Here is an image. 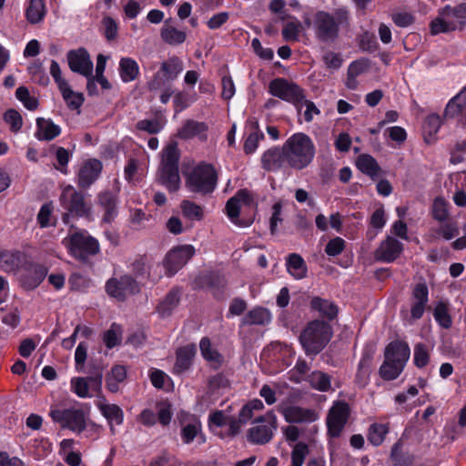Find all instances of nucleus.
I'll return each instance as SVG.
<instances>
[{"label":"nucleus","instance_id":"nucleus-40","mask_svg":"<svg viewBox=\"0 0 466 466\" xmlns=\"http://www.w3.org/2000/svg\"><path fill=\"white\" fill-rule=\"evenodd\" d=\"M271 320L270 312L263 308H255L248 312L243 319L246 325H265Z\"/></svg>","mask_w":466,"mask_h":466},{"label":"nucleus","instance_id":"nucleus-51","mask_svg":"<svg viewBox=\"0 0 466 466\" xmlns=\"http://www.w3.org/2000/svg\"><path fill=\"white\" fill-rule=\"evenodd\" d=\"M433 317L441 327L449 329L451 326V318L449 314L448 307L445 303H437L433 311Z\"/></svg>","mask_w":466,"mask_h":466},{"label":"nucleus","instance_id":"nucleus-1","mask_svg":"<svg viewBox=\"0 0 466 466\" xmlns=\"http://www.w3.org/2000/svg\"><path fill=\"white\" fill-rule=\"evenodd\" d=\"M306 27L311 31L314 39L323 45L336 43L343 30L350 25V13L346 7L332 11L317 10L303 16Z\"/></svg>","mask_w":466,"mask_h":466},{"label":"nucleus","instance_id":"nucleus-25","mask_svg":"<svg viewBox=\"0 0 466 466\" xmlns=\"http://www.w3.org/2000/svg\"><path fill=\"white\" fill-rule=\"evenodd\" d=\"M61 133L59 126L56 125L52 119L38 117L36 119L35 137L38 140L50 141L58 137Z\"/></svg>","mask_w":466,"mask_h":466},{"label":"nucleus","instance_id":"nucleus-19","mask_svg":"<svg viewBox=\"0 0 466 466\" xmlns=\"http://www.w3.org/2000/svg\"><path fill=\"white\" fill-rule=\"evenodd\" d=\"M278 410L283 415L285 420L289 423H311L318 420V413L312 409H305L299 406H279Z\"/></svg>","mask_w":466,"mask_h":466},{"label":"nucleus","instance_id":"nucleus-31","mask_svg":"<svg viewBox=\"0 0 466 466\" xmlns=\"http://www.w3.org/2000/svg\"><path fill=\"white\" fill-rule=\"evenodd\" d=\"M179 301V290L172 289L159 302L157 310L162 318L169 317L172 314L173 310L178 306Z\"/></svg>","mask_w":466,"mask_h":466},{"label":"nucleus","instance_id":"nucleus-37","mask_svg":"<svg viewBox=\"0 0 466 466\" xmlns=\"http://www.w3.org/2000/svg\"><path fill=\"white\" fill-rule=\"evenodd\" d=\"M310 305L313 309L329 319H333L338 314L337 306L327 299L315 297L311 299Z\"/></svg>","mask_w":466,"mask_h":466},{"label":"nucleus","instance_id":"nucleus-18","mask_svg":"<svg viewBox=\"0 0 466 466\" xmlns=\"http://www.w3.org/2000/svg\"><path fill=\"white\" fill-rule=\"evenodd\" d=\"M262 167L269 172H277L288 167V157L284 144L282 147H272L266 150L261 156Z\"/></svg>","mask_w":466,"mask_h":466},{"label":"nucleus","instance_id":"nucleus-22","mask_svg":"<svg viewBox=\"0 0 466 466\" xmlns=\"http://www.w3.org/2000/svg\"><path fill=\"white\" fill-rule=\"evenodd\" d=\"M429 301V289L425 283H418L412 290V305L410 316L413 319H419L423 316Z\"/></svg>","mask_w":466,"mask_h":466},{"label":"nucleus","instance_id":"nucleus-38","mask_svg":"<svg viewBox=\"0 0 466 466\" xmlns=\"http://www.w3.org/2000/svg\"><path fill=\"white\" fill-rule=\"evenodd\" d=\"M46 13L44 0H30L25 10L26 19L31 24H38Z\"/></svg>","mask_w":466,"mask_h":466},{"label":"nucleus","instance_id":"nucleus-34","mask_svg":"<svg viewBox=\"0 0 466 466\" xmlns=\"http://www.w3.org/2000/svg\"><path fill=\"white\" fill-rule=\"evenodd\" d=\"M119 74L121 79L126 82L135 80L139 74L138 64L130 57H123L119 62Z\"/></svg>","mask_w":466,"mask_h":466},{"label":"nucleus","instance_id":"nucleus-10","mask_svg":"<svg viewBox=\"0 0 466 466\" xmlns=\"http://www.w3.org/2000/svg\"><path fill=\"white\" fill-rule=\"evenodd\" d=\"M276 429V416L273 413L259 416L253 421L252 427L248 430V441L254 444H266L273 438Z\"/></svg>","mask_w":466,"mask_h":466},{"label":"nucleus","instance_id":"nucleus-14","mask_svg":"<svg viewBox=\"0 0 466 466\" xmlns=\"http://www.w3.org/2000/svg\"><path fill=\"white\" fill-rule=\"evenodd\" d=\"M253 205V197L248 189L238 190L226 204V214L230 221L238 227H248L252 221H242L239 219V211L243 206Z\"/></svg>","mask_w":466,"mask_h":466},{"label":"nucleus","instance_id":"nucleus-58","mask_svg":"<svg viewBox=\"0 0 466 466\" xmlns=\"http://www.w3.org/2000/svg\"><path fill=\"white\" fill-rule=\"evenodd\" d=\"M0 319L3 323L15 328L20 322V315L16 309H1Z\"/></svg>","mask_w":466,"mask_h":466},{"label":"nucleus","instance_id":"nucleus-24","mask_svg":"<svg viewBox=\"0 0 466 466\" xmlns=\"http://www.w3.org/2000/svg\"><path fill=\"white\" fill-rule=\"evenodd\" d=\"M101 414L106 419L112 434H116L115 425H121L124 421L122 409L116 404L99 401L96 404Z\"/></svg>","mask_w":466,"mask_h":466},{"label":"nucleus","instance_id":"nucleus-9","mask_svg":"<svg viewBox=\"0 0 466 466\" xmlns=\"http://www.w3.org/2000/svg\"><path fill=\"white\" fill-rule=\"evenodd\" d=\"M183 69V62L179 57L174 56L167 58L161 63L160 68L147 83L148 89L150 91L161 89L166 84L176 80Z\"/></svg>","mask_w":466,"mask_h":466},{"label":"nucleus","instance_id":"nucleus-32","mask_svg":"<svg viewBox=\"0 0 466 466\" xmlns=\"http://www.w3.org/2000/svg\"><path fill=\"white\" fill-rule=\"evenodd\" d=\"M160 35L162 40L170 46L181 45L187 38L186 32L178 30L169 25L168 21L165 22V25L161 29Z\"/></svg>","mask_w":466,"mask_h":466},{"label":"nucleus","instance_id":"nucleus-16","mask_svg":"<svg viewBox=\"0 0 466 466\" xmlns=\"http://www.w3.org/2000/svg\"><path fill=\"white\" fill-rule=\"evenodd\" d=\"M350 416V408L346 402L338 401L333 404L327 417L329 434L334 438L340 435Z\"/></svg>","mask_w":466,"mask_h":466},{"label":"nucleus","instance_id":"nucleus-26","mask_svg":"<svg viewBox=\"0 0 466 466\" xmlns=\"http://www.w3.org/2000/svg\"><path fill=\"white\" fill-rule=\"evenodd\" d=\"M180 435L185 444H190L194 440H197L198 444L206 442V437L202 432V424L197 419L183 425Z\"/></svg>","mask_w":466,"mask_h":466},{"label":"nucleus","instance_id":"nucleus-3","mask_svg":"<svg viewBox=\"0 0 466 466\" xmlns=\"http://www.w3.org/2000/svg\"><path fill=\"white\" fill-rule=\"evenodd\" d=\"M331 326L323 320H313L302 330L299 341L307 356L318 355L332 338Z\"/></svg>","mask_w":466,"mask_h":466},{"label":"nucleus","instance_id":"nucleus-44","mask_svg":"<svg viewBox=\"0 0 466 466\" xmlns=\"http://www.w3.org/2000/svg\"><path fill=\"white\" fill-rule=\"evenodd\" d=\"M457 11L458 5L454 8L447 5L441 11V17L444 21L445 25H449L450 31L457 29L458 25L461 23V20L464 19V16L461 15Z\"/></svg>","mask_w":466,"mask_h":466},{"label":"nucleus","instance_id":"nucleus-59","mask_svg":"<svg viewBox=\"0 0 466 466\" xmlns=\"http://www.w3.org/2000/svg\"><path fill=\"white\" fill-rule=\"evenodd\" d=\"M414 363L418 368L425 367L430 360L429 351L424 344L419 343L414 348Z\"/></svg>","mask_w":466,"mask_h":466},{"label":"nucleus","instance_id":"nucleus-17","mask_svg":"<svg viewBox=\"0 0 466 466\" xmlns=\"http://www.w3.org/2000/svg\"><path fill=\"white\" fill-rule=\"evenodd\" d=\"M69 68L86 77H89L93 72V62L88 52L85 48L70 50L67 53Z\"/></svg>","mask_w":466,"mask_h":466},{"label":"nucleus","instance_id":"nucleus-39","mask_svg":"<svg viewBox=\"0 0 466 466\" xmlns=\"http://www.w3.org/2000/svg\"><path fill=\"white\" fill-rule=\"evenodd\" d=\"M357 167L364 174L374 177L379 175L380 167L374 157L370 155L363 154L357 157Z\"/></svg>","mask_w":466,"mask_h":466},{"label":"nucleus","instance_id":"nucleus-8","mask_svg":"<svg viewBox=\"0 0 466 466\" xmlns=\"http://www.w3.org/2000/svg\"><path fill=\"white\" fill-rule=\"evenodd\" d=\"M49 416L61 428L68 429L76 434H80L87 428V415L80 408L59 409L52 407Z\"/></svg>","mask_w":466,"mask_h":466},{"label":"nucleus","instance_id":"nucleus-46","mask_svg":"<svg viewBox=\"0 0 466 466\" xmlns=\"http://www.w3.org/2000/svg\"><path fill=\"white\" fill-rule=\"evenodd\" d=\"M403 367L393 361H388L385 358L382 365L380 368L379 373L383 380H392L400 376Z\"/></svg>","mask_w":466,"mask_h":466},{"label":"nucleus","instance_id":"nucleus-56","mask_svg":"<svg viewBox=\"0 0 466 466\" xmlns=\"http://www.w3.org/2000/svg\"><path fill=\"white\" fill-rule=\"evenodd\" d=\"M322 61L326 68L336 71L341 67L343 58L340 54L328 50L322 55Z\"/></svg>","mask_w":466,"mask_h":466},{"label":"nucleus","instance_id":"nucleus-29","mask_svg":"<svg viewBox=\"0 0 466 466\" xmlns=\"http://www.w3.org/2000/svg\"><path fill=\"white\" fill-rule=\"evenodd\" d=\"M466 111V86L446 106L445 116L455 117Z\"/></svg>","mask_w":466,"mask_h":466},{"label":"nucleus","instance_id":"nucleus-21","mask_svg":"<svg viewBox=\"0 0 466 466\" xmlns=\"http://www.w3.org/2000/svg\"><path fill=\"white\" fill-rule=\"evenodd\" d=\"M102 171V163L97 159L86 161L77 173V185L81 188L89 187L98 177Z\"/></svg>","mask_w":466,"mask_h":466},{"label":"nucleus","instance_id":"nucleus-60","mask_svg":"<svg viewBox=\"0 0 466 466\" xmlns=\"http://www.w3.org/2000/svg\"><path fill=\"white\" fill-rule=\"evenodd\" d=\"M436 234L446 240L452 239L459 234V228L455 222H447L441 224L437 229Z\"/></svg>","mask_w":466,"mask_h":466},{"label":"nucleus","instance_id":"nucleus-49","mask_svg":"<svg viewBox=\"0 0 466 466\" xmlns=\"http://www.w3.org/2000/svg\"><path fill=\"white\" fill-rule=\"evenodd\" d=\"M180 208L183 216L190 220H201L203 218L202 208L190 200H183Z\"/></svg>","mask_w":466,"mask_h":466},{"label":"nucleus","instance_id":"nucleus-41","mask_svg":"<svg viewBox=\"0 0 466 466\" xmlns=\"http://www.w3.org/2000/svg\"><path fill=\"white\" fill-rule=\"evenodd\" d=\"M21 263L19 252L0 251V268L6 272L15 271Z\"/></svg>","mask_w":466,"mask_h":466},{"label":"nucleus","instance_id":"nucleus-11","mask_svg":"<svg viewBox=\"0 0 466 466\" xmlns=\"http://www.w3.org/2000/svg\"><path fill=\"white\" fill-rule=\"evenodd\" d=\"M269 93L297 107L305 98L304 91L298 85L290 83L284 78H276L269 83Z\"/></svg>","mask_w":466,"mask_h":466},{"label":"nucleus","instance_id":"nucleus-12","mask_svg":"<svg viewBox=\"0 0 466 466\" xmlns=\"http://www.w3.org/2000/svg\"><path fill=\"white\" fill-rule=\"evenodd\" d=\"M282 432L287 442L292 448L289 466H303L305 459L309 453V448L303 441L297 442L301 434L299 428L294 425L286 426L282 428Z\"/></svg>","mask_w":466,"mask_h":466},{"label":"nucleus","instance_id":"nucleus-7","mask_svg":"<svg viewBox=\"0 0 466 466\" xmlns=\"http://www.w3.org/2000/svg\"><path fill=\"white\" fill-rule=\"evenodd\" d=\"M179 152L176 145H169L163 150L159 168V181L169 191H177L180 187L178 172Z\"/></svg>","mask_w":466,"mask_h":466},{"label":"nucleus","instance_id":"nucleus-20","mask_svg":"<svg viewBox=\"0 0 466 466\" xmlns=\"http://www.w3.org/2000/svg\"><path fill=\"white\" fill-rule=\"evenodd\" d=\"M403 246L399 240L387 237L375 250L374 257L377 260L390 263L399 258Z\"/></svg>","mask_w":466,"mask_h":466},{"label":"nucleus","instance_id":"nucleus-36","mask_svg":"<svg viewBox=\"0 0 466 466\" xmlns=\"http://www.w3.org/2000/svg\"><path fill=\"white\" fill-rule=\"evenodd\" d=\"M286 266L289 273L295 279H301L306 277L307 266L304 259L299 254H290L288 257Z\"/></svg>","mask_w":466,"mask_h":466},{"label":"nucleus","instance_id":"nucleus-63","mask_svg":"<svg viewBox=\"0 0 466 466\" xmlns=\"http://www.w3.org/2000/svg\"><path fill=\"white\" fill-rule=\"evenodd\" d=\"M53 212V206L51 203L45 204L41 207L38 215L37 221L41 228H47L52 225L51 216Z\"/></svg>","mask_w":466,"mask_h":466},{"label":"nucleus","instance_id":"nucleus-28","mask_svg":"<svg viewBox=\"0 0 466 466\" xmlns=\"http://www.w3.org/2000/svg\"><path fill=\"white\" fill-rule=\"evenodd\" d=\"M98 199L104 210L103 221L112 222L117 215L116 196L110 192H104L99 195Z\"/></svg>","mask_w":466,"mask_h":466},{"label":"nucleus","instance_id":"nucleus-35","mask_svg":"<svg viewBox=\"0 0 466 466\" xmlns=\"http://www.w3.org/2000/svg\"><path fill=\"white\" fill-rule=\"evenodd\" d=\"M199 348L203 358L215 368H218L223 362L222 355L211 345L208 338H203L200 340Z\"/></svg>","mask_w":466,"mask_h":466},{"label":"nucleus","instance_id":"nucleus-5","mask_svg":"<svg viewBox=\"0 0 466 466\" xmlns=\"http://www.w3.org/2000/svg\"><path fill=\"white\" fill-rule=\"evenodd\" d=\"M218 184V174L211 164L201 162L192 168L186 178L190 192L208 195L214 192Z\"/></svg>","mask_w":466,"mask_h":466},{"label":"nucleus","instance_id":"nucleus-27","mask_svg":"<svg viewBox=\"0 0 466 466\" xmlns=\"http://www.w3.org/2000/svg\"><path fill=\"white\" fill-rule=\"evenodd\" d=\"M47 268L39 264L31 265L26 274L23 277V283L25 288L34 289L45 279Z\"/></svg>","mask_w":466,"mask_h":466},{"label":"nucleus","instance_id":"nucleus-30","mask_svg":"<svg viewBox=\"0 0 466 466\" xmlns=\"http://www.w3.org/2000/svg\"><path fill=\"white\" fill-rule=\"evenodd\" d=\"M208 130V126L204 122L196 120H187L177 131V137L180 139H190L197 136L203 135Z\"/></svg>","mask_w":466,"mask_h":466},{"label":"nucleus","instance_id":"nucleus-50","mask_svg":"<svg viewBox=\"0 0 466 466\" xmlns=\"http://www.w3.org/2000/svg\"><path fill=\"white\" fill-rule=\"evenodd\" d=\"M164 124L158 118L142 119L136 124V129L150 135L158 134Z\"/></svg>","mask_w":466,"mask_h":466},{"label":"nucleus","instance_id":"nucleus-57","mask_svg":"<svg viewBox=\"0 0 466 466\" xmlns=\"http://www.w3.org/2000/svg\"><path fill=\"white\" fill-rule=\"evenodd\" d=\"M263 139H264V134L260 130L255 129L254 131H252L248 136V137L245 141V144H244L245 153H247V154L254 153L257 150L259 142Z\"/></svg>","mask_w":466,"mask_h":466},{"label":"nucleus","instance_id":"nucleus-52","mask_svg":"<svg viewBox=\"0 0 466 466\" xmlns=\"http://www.w3.org/2000/svg\"><path fill=\"white\" fill-rule=\"evenodd\" d=\"M312 388L319 391H327L330 389V377L321 371H315L309 377Z\"/></svg>","mask_w":466,"mask_h":466},{"label":"nucleus","instance_id":"nucleus-6","mask_svg":"<svg viewBox=\"0 0 466 466\" xmlns=\"http://www.w3.org/2000/svg\"><path fill=\"white\" fill-rule=\"evenodd\" d=\"M59 202L66 210L62 218L65 223H68L70 217L84 218L91 213V204L86 199L85 194L71 185L63 187Z\"/></svg>","mask_w":466,"mask_h":466},{"label":"nucleus","instance_id":"nucleus-45","mask_svg":"<svg viewBox=\"0 0 466 466\" xmlns=\"http://www.w3.org/2000/svg\"><path fill=\"white\" fill-rule=\"evenodd\" d=\"M122 340V328L120 325L113 323L104 333L103 341L107 349H113L120 344Z\"/></svg>","mask_w":466,"mask_h":466},{"label":"nucleus","instance_id":"nucleus-61","mask_svg":"<svg viewBox=\"0 0 466 466\" xmlns=\"http://www.w3.org/2000/svg\"><path fill=\"white\" fill-rule=\"evenodd\" d=\"M88 345L86 342H80L75 351L76 369L77 371H84L85 362L87 358Z\"/></svg>","mask_w":466,"mask_h":466},{"label":"nucleus","instance_id":"nucleus-64","mask_svg":"<svg viewBox=\"0 0 466 466\" xmlns=\"http://www.w3.org/2000/svg\"><path fill=\"white\" fill-rule=\"evenodd\" d=\"M345 247V241L339 237H336L330 239L325 248V252L331 257L338 256L340 254Z\"/></svg>","mask_w":466,"mask_h":466},{"label":"nucleus","instance_id":"nucleus-48","mask_svg":"<svg viewBox=\"0 0 466 466\" xmlns=\"http://www.w3.org/2000/svg\"><path fill=\"white\" fill-rule=\"evenodd\" d=\"M389 431V428L385 424L374 423L370 426L368 440L374 446L380 445L385 439L386 434Z\"/></svg>","mask_w":466,"mask_h":466},{"label":"nucleus","instance_id":"nucleus-23","mask_svg":"<svg viewBox=\"0 0 466 466\" xmlns=\"http://www.w3.org/2000/svg\"><path fill=\"white\" fill-rule=\"evenodd\" d=\"M410 348L405 342L392 341L385 349L384 358L404 368L410 357Z\"/></svg>","mask_w":466,"mask_h":466},{"label":"nucleus","instance_id":"nucleus-15","mask_svg":"<svg viewBox=\"0 0 466 466\" xmlns=\"http://www.w3.org/2000/svg\"><path fill=\"white\" fill-rule=\"evenodd\" d=\"M194 248L191 245L178 246L172 248L165 257L163 266L167 275H175L194 255Z\"/></svg>","mask_w":466,"mask_h":466},{"label":"nucleus","instance_id":"nucleus-13","mask_svg":"<svg viewBox=\"0 0 466 466\" xmlns=\"http://www.w3.org/2000/svg\"><path fill=\"white\" fill-rule=\"evenodd\" d=\"M139 290L137 282L129 275L112 278L106 283V293L119 301L126 300L127 297L138 293Z\"/></svg>","mask_w":466,"mask_h":466},{"label":"nucleus","instance_id":"nucleus-54","mask_svg":"<svg viewBox=\"0 0 466 466\" xmlns=\"http://www.w3.org/2000/svg\"><path fill=\"white\" fill-rule=\"evenodd\" d=\"M15 96L28 110H35L38 107V100L30 96L29 90L25 86H19L15 91Z\"/></svg>","mask_w":466,"mask_h":466},{"label":"nucleus","instance_id":"nucleus-43","mask_svg":"<svg viewBox=\"0 0 466 466\" xmlns=\"http://www.w3.org/2000/svg\"><path fill=\"white\" fill-rule=\"evenodd\" d=\"M64 100L66 101L67 106L72 109H78L83 102L84 96L81 93L74 92L68 84L59 88Z\"/></svg>","mask_w":466,"mask_h":466},{"label":"nucleus","instance_id":"nucleus-62","mask_svg":"<svg viewBox=\"0 0 466 466\" xmlns=\"http://www.w3.org/2000/svg\"><path fill=\"white\" fill-rule=\"evenodd\" d=\"M104 35L109 41L116 37L118 26L116 22L110 16H106L102 20Z\"/></svg>","mask_w":466,"mask_h":466},{"label":"nucleus","instance_id":"nucleus-47","mask_svg":"<svg viewBox=\"0 0 466 466\" xmlns=\"http://www.w3.org/2000/svg\"><path fill=\"white\" fill-rule=\"evenodd\" d=\"M71 390L79 398H91L89 384L87 379L84 377H76L70 380Z\"/></svg>","mask_w":466,"mask_h":466},{"label":"nucleus","instance_id":"nucleus-4","mask_svg":"<svg viewBox=\"0 0 466 466\" xmlns=\"http://www.w3.org/2000/svg\"><path fill=\"white\" fill-rule=\"evenodd\" d=\"M69 254L83 263H88L89 258L100 252V246L86 230L74 229L62 240Z\"/></svg>","mask_w":466,"mask_h":466},{"label":"nucleus","instance_id":"nucleus-33","mask_svg":"<svg viewBox=\"0 0 466 466\" xmlns=\"http://www.w3.org/2000/svg\"><path fill=\"white\" fill-rule=\"evenodd\" d=\"M195 350L192 347H183L177 351V360L173 370L177 374L183 373L187 370L192 363Z\"/></svg>","mask_w":466,"mask_h":466},{"label":"nucleus","instance_id":"nucleus-53","mask_svg":"<svg viewBox=\"0 0 466 466\" xmlns=\"http://www.w3.org/2000/svg\"><path fill=\"white\" fill-rule=\"evenodd\" d=\"M449 203L442 198H436L432 204V216L441 222H444L449 218Z\"/></svg>","mask_w":466,"mask_h":466},{"label":"nucleus","instance_id":"nucleus-55","mask_svg":"<svg viewBox=\"0 0 466 466\" xmlns=\"http://www.w3.org/2000/svg\"><path fill=\"white\" fill-rule=\"evenodd\" d=\"M4 120L10 126V130L17 133L23 127V118L21 114L15 109H8L4 114Z\"/></svg>","mask_w":466,"mask_h":466},{"label":"nucleus","instance_id":"nucleus-42","mask_svg":"<svg viewBox=\"0 0 466 466\" xmlns=\"http://www.w3.org/2000/svg\"><path fill=\"white\" fill-rule=\"evenodd\" d=\"M152 267L153 265L147 261L145 258H139L131 264V269L137 277H147L153 281H156L159 279L161 276L159 274H152Z\"/></svg>","mask_w":466,"mask_h":466},{"label":"nucleus","instance_id":"nucleus-2","mask_svg":"<svg viewBox=\"0 0 466 466\" xmlns=\"http://www.w3.org/2000/svg\"><path fill=\"white\" fill-rule=\"evenodd\" d=\"M288 157V167L302 170L314 159L316 149L312 139L304 133H296L284 143Z\"/></svg>","mask_w":466,"mask_h":466}]
</instances>
